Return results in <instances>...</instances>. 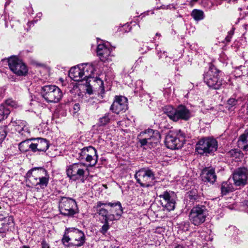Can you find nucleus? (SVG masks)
<instances>
[{"label":"nucleus","instance_id":"nucleus-31","mask_svg":"<svg viewBox=\"0 0 248 248\" xmlns=\"http://www.w3.org/2000/svg\"><path fill=\"white\" fill-rule=\"evenodd\" d=\"M191 16L197 21L202 20L204 18L203 12L201 10L196 9H194L191 12Z\"/></svg>","mask_w":248,"mask_h":248},{"label":"nucleus","instance_id":"nucleus-4","mask_svg":"<svg viewBox=\"0 0 248 248\" xmlns=\"http://www.w3.org/2000/svg\"><path fill=\"white\" fill-rule=\"evenodd\" d=\"M219 70L214 65H212L204 75V82L210 89L218 90L223 85V80L219 75Z\"/></svg>","mask_w":248,"mask_h":248},{"label":"nucleus","instance_id":"nucleus-13","mask_svg":"<svg viewBox=\"0 0 248 248\" xmlns=\"http://www.w3.org/2000/svg\"><path fill=\"white\" fill-rule=\"evenodd\" d=\"M8 63L10 70L17 76H23L27 74L28 70L27 66L17 57L10 58Z\"/></svg>","mask_w":248,"mask_h":248},{"label":"nucleus","instance_id":"nucleus-46","mask_svg":"<svg viewBox=\"0 0 248 248\" xmlns=\"http://www.w3.org/2000/svg\"><path fill=\"white\" fill-rule=\"evenodd\" d=\"M160 53H161V52H157V55H158V57H159V59H161V58H162V56L161 55H160Z\"/></svg>","mask_w":248,"mask_h":248},{"label":"nucleus","instance_id":"nucleus-45","mask_svg":"<svg viewBox=\"0 0 248 248\" xmlns=\"http://www.w3.org/2000/svg\"><path fill=\"white\" fill-rule=\"evenodd\" d=\"M175 248H184L183 247V246L179 245L177 246Z\"/></svg>","mask_w":248,"mask_h":248},{"label":"nucleus","instance_id":"nucleus-32","mask_svg":"<svg viewBox=\"0 0 248 248\" xmlns=\"http://www.w3.org/2000/svg\"><path fill=\"white\" fill-rule=\"evenodd\" d=\"M10 113V110L4 105H0V121L6 118Z\"/></svg>","mask_w":248,"mask_h":248},{"label":"nucleus","instance_id":"nucleus-30","mask_svg":"<svg viewBox=\"0 0 248 248\" xmlns=\"http://www.w3.org/2000/svg\"><path fill=\"white\" fill-rule=\"evenodd\" d=\"M32 142H31V140H26L22 141L19 144L18 147L20 151L26 152L30 149L32 151Z\"/></svg>","mask_w":248,"mask_h":248},{"label":"nucleus","instance_id":"nucleus-6","mask_svg":"<svg viewBox=\"0 0 248 248\" xmlns=\"http://www.w3.org/2000/svg\"><path fill=\"white\" fill-rule=\"evenodd\" d=\"M41 94L45 100L49 103L59 102L62 96V93L57 86L45 85L41 88Z\"/></svg>","mask_w":248,"mask_h":248},{"label":"nucleus","instance_id":"nucleus-34","mask_svg":"<svg viewBox=\"0 0 248 248\" xmlns=\"http://www.w3.org/2000/svg\"><path fill=\"white\" fill-rule=\"evenodd\" d=\"M238 103V100L234 98H230L227 101L226 107L231 110V108L235 107Z\"/></svg>","mask_w":248,"mask_h":248},{"label":"nucleus","instance_id":"nucleus-22","mask_svg":"<svg viewBox=\"0 0 248 248\" xmlns=\"http://www.w3.org/2000/svg\"><path fill=\"white\" fill-rule=\"evenodd\" d=\"M34 142L32 143V152H46L49 147L48 141L43 138H38L33 140Z\"/></svg>","mask_w":248,"mask_h":248},{"label":"nucleus","instance_id":"nucleus-9","mask_svg":"<svg viewBox=\"0 0 248 248\" xmlns=\"http://www.w3.org/2000/svg\"><path fill=\"white\" fill-rule=\"evenodd\" d=\"M207 215L206 207L202 205H198L192 207L188 217L192 224L199 226L204 222Z\"/></svg>","mask_w":248,"mask_h":248},{"label":"nucleus","instance_id":"nucleus-19","mask_svg":"<svg viewBox=\"0 0 248 248\" xmlns=\"http://www.w3.org/2000/svg\"><path fill=\"white\" fill-rule=\"evenodd\" d=\"M11 124L20 135L24 137H28L30 135V131L26 122L20 120H12Z\"/></svg>","mask_w":248,"mask_h":248},{"label":"nucleus","instance_id":"nucleus-12","mask_svg":"<svg viewBox=\"0 0 248 248\" xmlns=\"http://www.w3.org/2000/svg\"><path fill=\"white\" fill-rule=\"evenodd\" d=\"M59 207L61 214L66 216L74 215L78 209L75 200L65 197L61 198Z\"/></svg>","mask_w":248,"mask_h":248},{"label":"nucleus","instance_id":"nucleus-35","mask_svg":"<svg viewBox=\"0 0 248 248\" xmlns=\"http://www.w3.org/2000/svg\"><path fill=\"white\" fill-rule=\"evenodd\" d=\"M240 151L236 149H232L227 153V155L228 156L234 157L235 158L238 157L240 156Z\"/></svg>","mask_w":248,"mask_h":248},{"label":"nucleus","instance_id":"nucleus-36","mask_svg":"<svg viewBox=\"0 0 248 248\" xmlns=\"http://www.w3.org/2000/svg\"><path fill=\"white\" fill-rule=\"evenodd\" d=\"M5 106L7 108V107H16L17 106L16 102L12 99H9L5 101Z\"/></svg>","mask_w":248,"mask_h":248},{"label":"nucleus","instance_id":"nucleus-14","mask_svg":"<svg viewBox=\"0 0 248 248\" xmlns=\"http://www.w3.org/2000/svg\"><path fill=\"white\" fill-rule=\"evenodd\" d=\"M159 197L161 199L162 206L167 211H170L174 209L177 197L174 192L164 191L159 195Z\"/></svg>","mask_w":248,"mask_h":248},{"label":"nucleus","instance_id":"nucleus-26","mask_svg":"<svg viewBox=\"0 0 248 248\" xmlns=\"http://www.w3.org/2000/svg\"><path fill=\"white\" fill-rule=\"evenodd\" d=\"M81 70L84 80H87L88 78H92L94 68L91 64L83 63L81 65Z\"/></svg>","mask_w":248,"mask_h":248},{"label":"nucleus","instance_id":"nucleus-48","mask_svg":"<svg viewBox=\"0 0 248 248\" xmlns=\"http://www.w3.org/2000/svg\"><path fill=\"white\" fill-rule=\"evenodd\" d=\"M199 0H191V1H193V2H196L197 1H198Z\"/></svg>","mask_w":248,"mask_h":248},{"label":"nucleus","instance_id":"nucleus-16","mask_svg":"<svg viewBox=\"0 0 248 248\" xmlns=\"http://www.w3.org/2000/svg\"><path fill=\"white\" fill-rule=\"evenodd\" d=\"M108 206L110 207L109 209V216L108 217V219L110 221H115L119 220L122 214L123 213V209L120 202H108Z\"/></svg>","mask_w":248,"mask_h":248},{"label":"nucleus","instance_id":"nucleus-43","mask_svg":"<svg viewBox=\"0 0 248 248\" xmlns=\"http://www.w3.org/2000/svg\"><path fill=\"white\" fill-rule=\"evenodd\" d=\"M74 109L78 111L79 109V105L78 104H76L74 106Z\"/></svg>","mask_w":248,"mask_h":248},{"label":"nucleus","instance_id":"nucleus-8","mask_svg":"<svg viewBox=\"0 0 248 248\" xmlns=\"http://www.w3.org/2000/svg\"><path fill=\"white\" fill-rule=\"evenodd\" d=\"M77 157L79 160L87 162L89 166L93 167L96 164L98 156L96 150L90 146L79 149Z\"/></svg>","mask_w":248,"mask_h":248},{"label":"nucleus","instance_id":"nucleus-3","mask_svg":"<svg viewBox=\"0 0 248 248\" xmlns=\"http://www.w3.org/2000/svg\"><path fill=\"white\" fill-rule=\"evenodd\" d=\"M66 232L62 240L63 244L67 243L77 247H81L83 245L85 241V237L81 231L75 228H71L67 229Z\"/></svg>","mask_w":248,"mask_h":248},{"label":"nucleus","instance_id":"nucleus-11","mask_svg":"<svg viewBox=\"0 0 248 248\" xmlns=\"http://www.w3.org/2000/svg\"><path fill=\"white\" fill-rule=\"evenodd\" d=\"M217 148V142L213 138H204L201 139L196 144V150L198 154L203 155L210 154Z\"/></svg>","mask_w":248,"mask_h":248},{"label":"nucleus","instance_id":"nucleus-20","mask_svg":"<svg viewBox=\"0 0 248 248\" xmlns=\"http://www.w3.org/2000/svg\"><path fill=\"white\" fill-rule=\"evenodd\" d=\"M144 134L147 135L149 140V146L154 147L159 142L160 135L157 130H154L152 129H148L143 133H140V135Z\"/></svg>","mask_w":248,"mask_h":248},{"label":"nucleus","instance_id":"nucleus-5","mask_svg":"<svg viewBox=\"0 0 248 248\" xmlns=\"http://www.w3.org/2000/svg\"><path fill=\"white\" fill-rule=\"evenodd\" d=\"M185 139L186 135L182 131H170L166 136L165 143L169 149H178L182 147Z\"/></svg>","mask_w":248,"mask_h":248},{"label":"nucleus","instance_id":"nucleus-24","mask_svg":"<svg viewBox=\"0 0 248 248\" xmlns=\"http://www.w3.org/2000/svg\"><path fill=\"white\" fill-rule=\"evenodd\" d=\"M202 178L204 182L213 184L217 179L215 169L206 168L202 171Z\"/></svg>","mask_w":248,"mask_h":248},{"label":"nucleus","instance_id":"nucleus-17","mask_svg":"<svg viewBox=\"0 0 248 248\" xmlns=\"http://www.w3.org/2000/svg\"><path fill=\"white\" fill-rule=\"evenodd\" d=\"M108 206L110 207L109 209V216L108 217V219L110 221H115L119 220L122 214L123 213V209L120 202H108Z\"/></svg>","mask_w":248,"mask_h":248},{"label":"nucleus","instance_id":"nucleus-47","mask_svg":"<svg viewBox=\"0 0 248 248\" xmlns=\"http://www.w3.org/2000/svg\"><path fill=\"white\" fill-rule=\"evenodd\" d=\"M156 36H158V37H160L161 36V34L159 33H156Z\"/></svg>","mask_w":248,"mask_h":248},{"label":"nucleus","instance_id":"nucleus-27","mask_svg":"<svg viewBox=\"0 0 248 248\" xmlns=\"http://www.w3.org/2000/svg\"><path fill=\"white\" fill-rule=\"evenodd\" d=\"M238 144L240 148L245 151H248V132L246 131L242 135L238 141Z\"/></svg>","mask_w":248,"mask_h":248},{"label":"nucleus","instance_id":"nucleus-51","mask_svg":"<svg viewBox=\"0 0 248 248\" xmlns=\"http://www.w3.org/2000/svg\"><path fill=\"white\" fill-rule=\"evenodd\" d=\"M113 248H118L116 247H114Z\"/></svg>","mask_w":248,"mask_h":248},{"label":"nucleus","instance_id":"nucleus-25","mask_svg":"<svg viewBox=\"0 0 248 248\" xmlns=\"http://www.w3.org/2000/svg\"><path fill=\"white\" fill-rule=\"evenodd\" d=\"M69 76L75 81H80L84 80L80 67L71 68L69 70Z\"/></svg>","mask_w":248,"mask_h":248},{"label":"nucleus","instance_id":"nucleus-49","mask_svg":"<svg viewBox=\"0 0 248 248\" xmlns=\"http://www.w3.org/2000/svg\"><path fill=\"white\" fill-rule=\"evenodd\" d=\"M121 121H119V122L117 123V124H118V125H120V124H121Z\"/></svg>","mask_w":248,"mask_h":248},{"label":"nucleus","instance_id":"nucleus-41","mask_svg":"<svg viewBox=\"0 0 248 248\" xmlns=\"http://www.w3.org/2000/svg\"><path fill=\"white\" fill-rule=\"evenodd\" d=\"M233 34V31H230L229 32V34L228 35L226 36V38H225V40H226L227 42H229L231 41V39L232 38V36Z\"/></svg>","mask_w":248,"mask_h":248},{"label":"nucleus","instance_id":"nucleus-15","mask_svg":"<svg viewBox=\"0 0 248 248\" xmlns=\"http://www.w3.org/2000/svg\"><path fill=\"white\" fill-rule=\"evenodd\" d=\"M248 170L246 168H240L233 173L234 185L236 186H244L247 183Z\"/></svg>","mask_w":248,"mask_h":248},{"label":"nucleus","instance_id":"nucleus-21","mask_svg":"<svg viewBox=\"0 0 248 248\" xmlns=\"http://www.w3.org/2000/svg\"><path fill=\"white\" fill-rule=\"evenodd\" d=\"M111 51V49L104 44H99L97 46L96 49L97 55L102 62H105L109 59Z\"/></svg>","mask_w":248,"mask_h":248},{"label":"nucleus","instance_id":"nucleus-7","mask_svg":"<svg viewBox=\"0 0 248 248\" xmlns=\"http://www.w3.org/2000/svg\"><path fill=\"white\" fill-rule=\"evenodd\" d=\"M155 172L148 168H142L137 171L135 178L137 182L143 187L152 186L155 181Z\"/></svg>","mask_w":248,"mask_h":248},{"label":"nucleus","instance_id":"nucleus-2","mask_svg":"<svg viewBox=\"0 0 248 248\" xmlns=\"http://www.w3.org/2000/svg\"><path fill=\"white\" fill-rule=\"evenodd\" d=\"M164 113L169 118L174 122L179 120L187 121L191 117V113L185 106L180 105L176 108H174L171 106L165 107Z\"/></svg>","mask_w":248,"mask_h":248},{"label":"nucleus","instance_id":"nucleus-1","mask_svg":"<svg viewBox=\"0 0 248 248\" xmlns=\"http://www.w3.org/2000/svg\"><path fill=\"white\" fill-rule=\"evenodd\" d=\"M27 182L30 186L34 187L37 191L45 189L50 179L48 172L44 168H33L27 173Z\"/></svg>","mask_w":248,"mask_h":248},{"label":"nucleus","instance_id":"nucleus-50","mask_svg":"<svg viewBox=\"0 0 248 248\" xmlns=\"http://www.w3.org/2000/svg\"><path fill=\"white\" fill-rule=\"evenodd\" d=\"M165 52H163V55H165Z\"/></svg>","mask_w":248,"mask_h":248},{"label":"nucleus","instance_id":"nucleus-37","mask_svg":"<svg viewBox=\"0 0 248 248\" xmlns=\"http://www.w3.org/2000/svg\"><path fill=\"white\" fill-rule=\"evenodd\" d=\"M6 136V132L5 128L0 127V143L5 139Z\"/></svg>","mask_w":248,"mask_h":248},{"label":"nucleus","instance_id":"nucleus-18","mask_svg":"<svg viewBox=\"0 0 248 248\" xmlns=\"http://www.w3.org/2000/svg\"><path fill=\"white\" fill-rule=\"evenodd\" d=\"M127 99L122 96H117L111 105L110 109L113 112L119 114L121 111L125 110L127 108Z\"/></svg>","mask_w":248,"mask_h":248},{"label":"nucleus","instance_id":"nucleus-29","mask_svg":"<svg viewBox=\"0 0 248 248\" xmlns=\"http://www.w3.org/2000/svg\"><path fill=\"white\" fill-rule=\"evenodd\" d=\"M114 119V115L111 112H108L100 118L98 120V124L100 126H105L108 124L111 120Z\"/></svg>","mask_w":248,"mask_h":248},{"label":"nucleus","instance_id":"nucleus-10","mask_svg":"<svg viewBox=\"0 0 248 248\" xmlns=\"http://www.w3.org/2000/svg\"><path fill=\"white\" fill-rule=\"evenodd\" d=\"M87 171V166L81 162L73 163L68 166L66 169L68 177L74 181L84 178Z\"/></svg>","mask_w":248,"mask_h":248},{"label":"nucleus","instance_id":"nucleus-39","mask_svg":"<svg viewBox=\"0 0 248 248\" xmlns=\"http://www.w3.org/2000/svg\"><path fill=\"white\" fill-rule=\"evenodd\" d=\"M96 81L97 83L98 84V85L99 86V88L101 90V92H104V83L103 80H102L100 78H97L96 79Z\"/></svg>","mask_w":248,"mask_h":248},{"label":"nucleus","instance_id":"nucleus-42","mask_svg":"<svg viewBox=\"0 0 248 248\" xmlns=\"http://www.w3.org/2000/svg\"><path fill=\"white\" fill-rule=\"evenodd\" d=\"M188 197L189 200H193V201L197 200L198 199V196L196 195H191V193L188 194Z\"/></svg>","mask_w":248,"mask_h":248},{"label":"nucleus","instance_id":"nucleus-28","mask_svg":"<svg viewBox=\"0 0 248 248\" xmlns=\"http://www.w3.org/2000/svg\"><path fill=\"white\" fill-rule=\"evenodd\" d=\"M222 195H226L230 192H232L234 188L232 184L229 181L223 182L220 186Z\"/></svg>","mask_w":248,"mask_h":248},{"label":"nucleus","instance_id":"nucleus-40","mask_svg":"<svg viewBox=\"0 0 248 248\" xmlns=\"http://www.w3.org/2000/svg\"><path fill=\"white\" fill-rule=\"evenodd\" d=\"M41 245V248H49V244L45 240H42Z\"/></svg>","mask_w":248,"mask_h":248},{"label":"nucleus","instance_id":"nucleus-38","mask_svg":"<svg viewBox=\"0 0 248 248\" xmlns=\"http://www.w3.org/2000/svg\"><path fill=\"white\" fill-rule=\"evenodd\" d=\"M139 142L140 143L141 146L144 145H149V140L147 135H145V138L143 139H140Z\"/></svg>","mask_w":248,"mask_h":248},{"label":"nucleus","instance_id":"nucleus-23","mask_svg":"<svg viewBox=\"0 0 248 248\" xmlns=\"http://www.w3.org/2000/svg\"><path fill=\"white\" fill-rule=\"evenodd\" d=\"M106 206H108L107 202L99 201L93 207L95 209L96 213L103 217L104 220H106L109 216V211L105 208Z\"/></svg>","mask_w":248,"mask_h":248},{"label":"nucleus","instance_id":"nucleus-44","mask_svg":"<svg viewBox=\"0 0 248 248\" xmlns=\"http://www.w3.org/2000/svg\"><path fill=\"white\" fill-rule=\"evenodd\" d=\"M32 11H33V10H32V7H31L29 9V14H33Z\"/></svg>","mask_w":248,"mask_h":248},{"label":"nucleus","instance_id":"nucleus-33","mask_svg":"<svg viewBox=\"0 0 248 248\" xmlns=\"http://www.w3.org/2000/svg\"><path fill=\"white\" fill-rule=\"evenodd\" d=\"M109 221H110V220H108V219L106 220H104V224L102 226L100 230V232L102 233L103 234H106V233L107 232V231L110 228V226L108 224Z\"/></svg>","mask_w":248,"mask_h":248}]
</instances>
